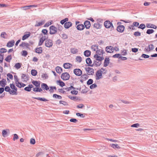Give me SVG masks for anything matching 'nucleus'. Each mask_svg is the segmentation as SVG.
I'll return each instance as SVG.
<instances>
[{"instance_id": "obj_1", "label": "nucleus", "mask_w": 157, "mask_h": 157, "mask_svg": "<svg viewBox=\"0 0 157 157\" xmlns=\"http://www.w3.org/2000/svg\"><path fill=\"white\" fill-rule=\"evenodd\" d=\"M94 57L95 59L94 60L93 64L91 65H90V66H99L101 63V61L104 59V58L103 56L101 57L97 54L94 55Z\"/></svg>"}, {"instance_id": "obj_2", "label": "nucleus", "mask_w": 157, "mask_h": 157, "mask_svg": "<svg viewBox=\"0 0 157 157\" xmlns=\"http://www.w3.org/2000/svg\"><path fill=\"white\" fill-rule=\"evenodd\" d=\"M103 71L101 70H99L97 71L96 74V80H99L102 78V73Z\"/></svg>"}, {"instance_id": "obj_3", "label": "nucleus", "mask_w": 157, "mask_h": 157, "mask_svg": "<svg viewBox=\"0 0 157 157\" xmlns=\"http://www.w3.org/2000/svg\"><path fill=\"white\" fill-rule=\"evenodd\" d=\"M61 77L63 80H66L69 79L70 75L67 72H66L62 73L61 75Z\"/></svg>"}, {"instance_id": "obj_4", "label": "nucleus", "mask_w": 157, "mask_h": 157, "mask_svg": "<svg viewBox=\"0 0 157 157\" xmlns=\"http://www.w3.org/2000/svg\"><path fill=\"white\" fill-rule=\"evenodd\" d=\"M85 71L87 72L88 75H93L94 73V70L93 68L90 67H86L85 68Z\"/></svg>"}, {"instance_id": "obj_5", "label": "nucleus", "mask_w": 157, "mask_h": 157, "mask_svg": "<svg viewBox=\"0 0 157 157\" xmlns=\"http://www.w3.org/2000/svg\"><path fill=\"white\" fill-rule=\"evenodd\" d=\"M49 33L51 34H53L56 33L57 31V29L53 25H52L49 28Z\"/></svg>"}, {"instance_id": "obj_6", "label": "nucleus", "mask_w": 157, "mask_h": 157, "mask_svg": "<svg viewBox=\"0 0 157 157\" xmlns=\"http://www.w3.org/2000/svg\"><path fill=\"white\" fill-rule=\"evenodd\" d=\"M104 25L105 27L107 28H109L111 27L112 28H113L112 24L109 21H106L104 23Z\"/></svg>"}, {"instance_id": "obj_7", "label": "nucleus", "mask_w": 157, "mask_h": 157, "mask_svg": "<svg viewBox=\"0 0 157 157\" xmlns=\"http://www.w3.org/2000/svg\"><path fill=\"white\" fill-rule=\"evenodd\" d=\"M73 72L75 74L78 76H80L82 74V71L79 69H75Z\"/></svg>"}, {"instance_id": "obj_8", "label": "nucleus", "mask_w": 157, "mask_h": 157, "mask_svg": "<svg viewBox=\"0 0 157 157\" xmlns=\"http://www.w3.org/2000/svg\"><path fill=\"white\" fill-rule=\"evenodd\" d=\"M53 45L52 41L51 40H48L45 41V45L48 48L51 47Z\"/></svg>"}, {"instance_id": "obj_9", "label": "nucleus", "mask_w": 157, "mask_h": 157, "mask_svg": "<svg viewBox=\"0 0 157 157\" xmlns=\"http://www.w3.org/2000/svg\"><path fill=\"white\" fill-rule=\"evenodd\" d=\"M114 50V48L112 46H110L106 47L105 51L108 53H113V52Z\"/></svg>"}, {"instance_id": "obj_10", "label": "nucleus", "mask_w": 157, "mask_h": 157, "mask_svg": "<svg viewBox=\"0 0 157 157\" xmlns=\"http://www.w3.org/2000/svg\"><path fill=\"white\" fill-rule=\"evenodd\" d=\"M48 38V37H46L45 36L44 37H41L40 40L39 42L38 45L39 46H40L42 45L44 42Z\"/></svg>"}, {"instance_id": "obj_11", "label": "nucleus", "mask_w": 157, "mask_h": 157, "mask_svg": "<svg viewBox=\"0 0 157 157\" xmlns=\"http://www.w3.org/2000/svg\"><path fill=\"white\" fill-rule=\"evenodd\" d=\"M84 24L85 25L84 26H85V28L86 29H89L90 28L91 24L90 22L89 21H86L84 23Z\"/></svg>"}, {"instance_id": "obj_12", "label": "nucleus", "mask_w": 157, "mask_h": 157, "mask_svg": "<svg viewBox=\"0 0 157 157\" xmlns=\"http://www.w3.org/2000/svg\"><path fill=\"white\" fill-rule=\"evenodd\" d=\"M124 29V27L122 25H119L117 27V30L120 32H123Z\"/></svg>"}, {"instance_id": "obj_13", "label": "nucleus", "mask_w": 157, "mask_h": 157, "mask_svg": "<svg viewBox=\"0 0 157 157\" xmlns=\"http://www.w3.org/2000/svg\"><path fill=\"white\" fill-rule=\"evenodd\" d=\"M76 28L78 30H82L84 29L85 26L83 24H79L77 25Z\"/></svg>"}, {"instance_id": "obj_14", "label": "nucleus", "mask_w": 157, "mask_h": 157, "mask_svg": "<svg viewBox=\"0 0 157 157\" xmlns=\"http://www.w3.org/2000/svg\"><path fill=\"white\" fill-rule=\"evenodd\" d=\"M30 45V44L28 43L22 42L21 44H20L19 46L20 47H26L27 48L29 49V47Z\"/></svg>"}, {"instance_id": "obj_15", "label": "nucleus", "mask_w": 157, "mask_h": 157, "mask_svg": "<svg viewBox=\"0 0 157 157\" xmlns=\"http://www.w3.org/2000/svg\"><path fill=\"white\" fill-rule=\"evenodd\" d=\"M15 42L14 40L9 41L7 44L6 46L8 47H11L13 46Z\"/></svg>"}, {"instance_id": "obj_16", "label": "nucleus", "mask_w": 157, "mask_h": 157, "mask_svg": "<svg viewBox=\"0 0 157 157\" xmlns=\"http://www.w3.org/2000/svg\"><path fill=\"white\" fill-rule=\"evenodd\" d=\"M72 25V23L70 22H66L64 24V27L66 29H68Z\"/></svg>"}, {"instance_id": "obj_17", "label": "nucleus", "mask_w": 157, "mask_h": 157, "mask_svg": "<svg viewBox=\"0 0 157 157\" xmlns=\"http://www.w3.org/2000/svg\"><path fill=\"white\" fill-rule=\"evenodd\" d=\"M41 87L43 89L46 90H48L49 89V87L47 85L44 83H43L41 85Z\"/></svg>"}, {"instance_id": "obj_18", "label": "nucleus", "mask_w": 157, "mask_h": 157, "mask_svg": "<svg viewBox=\"0 0 157 157\" xmlns=\"http://www.w3.org/2000/svg\"><path fill=\"white\" fill-rule=\"evenodd\" d=\"M101 25L98 22L95 23L94 24L93 26L94 28L98 29H100L101 27Z\"/></svg>"}, {"instance_id": "obj_19", "label": "nucleus", "mask_w": 157, "mask_h": 157, "mask_svg": "<svg viewBox=\"0 0 157 157\" xmlns=\"http://www.w3.org/2000/svg\"><path fill=\"white\" fill-rule=\"evenodd\" d=\"M72 65L71 64L69 63H65L63 64V67L66 69H68L70 68L71 66H72Z\"/></svg>"}, {"instance_id": "obj_20", "label": "nucleus", "mask_w": 157, "mask_h": 157, "mask_svg": "<svg viewBox=\"0 0 157 157\" xmlns=\"http://www.w3.org/2000/svg\"><path fill=\"white\" fill-rule=\"evenodd\" d=\"M109 58H106L105 59L104 62V67H106L108 66L109 63Z\"/></svg>"}, {"instance_id": "obj_21", "label": "nucleus", "mask_w": 157, "mask_h": 157, "mask_svg": "<svg viewBox=\"0 0 157 157\" xmlns=\"http://www.w3.org/2000/svg\"><path fill=\"white\" fill-rule=\"evenodd\" d=\"M55 70L56 72L59 74L61 73V72L63 71L62 68L59 66L56 67L55 68Z\"/></svg>"}, {"instance_id": "obj_22", "label": "nucleus", "mask_w": 157, "mask_h": 157, "mask_svg": "<svg viewBox=\"0 0 157 157\" xmlns=\"http://www.w3.org/2000/svg\"><path fill=\"white\" fill-rule=\"evenodd\" d=\"M32 83L36 87H40V82L33 80L32 82Z\"/></svg>"}, {"instance_id": "obj_23", "label": "nucleus", "mask_w": 157, "mask_h": 157, "mask_svg": "<svg viewBox=\"0 0 157 157\" xmlns=\"http://www.w3.org/2000/svg\"><path fill=\"white\" fill-rule=\"evenodd\" d=\"M146 27L147 28H151L154 29H156L157 27L156 25L150 23L147 24Z\"/></svg>"}, {"instance_id": "obj_24", "label": "nucleus", "mask_w": 157, "mask_h": 157, "mask_svg": "<svg viewBox=\"0 0 157 157\" xmlns=\"http://www.w3.org/2000/svg\"><path fill=\"white\" fill-rule=\"evenodd\" d=\"M10 130L9 129H6V130H3L2 131V135L4 137H6L7 136V132H9Z\"/></svg>"}, {"instance_id": "obj_25", "label": "nucleus", "mask_w": 157, "mask_h": 157, "mask_svg": "<svg viewBox=\"0 0 157 157\" xmlns=\"http://www.w3.org/2000/svg\"><path fill=\"white\" fill-rule=\"evenodd\" d=\"M45 22V21H42L41 22H36V23L35 24V27L39 26L42 25L44 24Z\"/></svg>"}, {"instance_id": "obj_26", "label": "nucleus", "mask_w": 157, "mask_h": 157, "mask_svg": "<svg viewBox=\"0 0 157 157\" xmlns=\"http://www.w3.org/2000/svg\"><path fill=\"white\" fill-rule=\"evenodd\" d=\"M96 54L99 55H100L101 54L102 55L105 53V52L102 49L98 50L96 51Z\"/></svg>"}, {"instance_id": "obj_27", "label": "nucleus", "mask_w": 157, "mask_h": 157, "mask_svg": "<svg viewBox=\"0 0 157 157\" xmlns=\"http://www.w3.org/2000/svg\"><path fill=\"white\" fill-rule=\"evenodd\" d=\"M29 33L27 34H25L22 37V40H24L27 38H28L30 36V33Z\"/></svg>"}, {"instance_id": "obj_28", "label": "nucleus", "mask_w": 157, "mask_h": 157, "mask_svg": "<svg viewBox=\"0 0 157 157\" xmlns=\"http://www.w3.org/2000/svg\"><path fill=\"white\" fill-rule=\"evenodd\" d=\"M86 64H88V66H90V65H91V64L92 63V61L90 58H88L86 59Z\"/></svg>"}, {"instance_id": "obj_29", "label": "nucleus", "mask_w": 157, "mask_h": 157, "mask_svg": "<svg viewBox=\"0 0 157 157\" xmlns=\"http://www.w3.org/2000/svg\"><path fill=\"white\" fill-rule=\"evenodd\" d=\"M91 52L89 50H86L84 52V55L86 57H89L90 55Z\"/></svg>"}, {"instance_id": "obj_30", "label": "nucleus", "mask_w": 157, "mask_h": 157, "mask_svg": "<svg viewBox=\"0 0 157 157\" xmlns=\"http://www.w3.org/2000/svg\"><path fill=\"white\" fill-rule=\"evenodd\" d=\"M42 48L41 47L37 48L35 50V52L38 54H41L42 52Z\"/></svg>"}, {"instance_id": "obj_31", "label": "nucleus", "mask_w": 157, "mask_h": 157, "mask_svg": "<svg viewBox=\"0 0 157 157\" xmlns=\"http://www.w3.org/2000/svg\"><path fill=\"white\" fill-rule=\"evenodd\" d=\"M33 98L34 99H36L40 101H48V100L46 99L45 98H40V97H33Z\"/></svg>"}, {"instance_id": "obj_32", "label": "nucleus", "mask_w": 157, "mask_h": 157, "mask_svg": "<svg viewBox=\"0 0 157 157\" xmlns=\"http://www.w3.org/2000/svg\"><path fill=\"white\" fill-rule=\"evenodd\" d=\"M2 87H4L6 85V80L5 79H3L2 80L0 81Z\"/></svg>"}, {"instance_id": "obj_33", "label": "nucleus", "mask_w": 157, "mask_h": 157, "mask_svg": "<svg viewBox=\"0 0 157 157\" xmlns=\"http://www.w3.org/2000/svg\"><path fill=\"white\" fill-rule=\"evenodd\" d=\"M57 83H59V86L62 87H63L65 85V83L62 81H61L60 80H57Z\"/></svg>"}, {"instance_id": "obj_34", "label": "nucleus", "mask_w": 157, "mask_h": 157, "mask_svg": "<svg viewBox=\"0 0 157 157\" xmlns=\"http://www.w3.org/2000/svg\"><path fill=\"white\" fill-rule=\"evenodd\" d=\"M91 48L94 51H96L98 49V45L97 44L93 45L91 46Z\"/></svg>"}, {"instance_id": "obj_35", "label": "nucleus", "mask_w": 157, "mask_h": 157, "mask_svg": "<svg viewBox=\"0 0 157 157\" xmlns=\"http://www.w3.org/2000/svg\"><path fill=\"white\" fill-rule=\"evenodd\" d=\"M111 146L114 149H120V147L117 144H112L111 145Z\"/></svg>"}, {"instance_id": "obj_36", "label": "nucleus", "mask_w": 157, "mask_h": 157, "mask_svg": "<svg viewBox=\"0 0 157 157\" xmlns=\"http://www.w3.org/2000/svg\"><path fill=\"white\" fill-rule=\"evenodd\" d=\"M78 52V50L76 48H73L71 49V52L73 54H75Z\"/></svg>"}, {"instance_id": "obj_37", "label": "nucleus", "mask_w": 157, "mask_h": 157, "mask_svg": "<svg viewBox=\"0 0 157 157\" xmlns=\"http://www.w3.org/2000/svg\"><path fill=\"white\" fill-rule=\"evenodd\" d=\"M17 88L16 87L13 90H12L10 91V94L17 95Z\"/></svg>"}, {"instance_id": "obj_38", "label": "nucleus", "mask_w": 157, "mask_h": 157, "mask_svg": "<svg viewBox=\"0 0 157 157\" xmlns=\"http://www.w3.org/2000/svg\"><path fill=\"white\" fill-rule=\"evenodd\" d=\"M21 63H18L15 64L14 67L17 69H18L21 67Z\"/></svg>"}, {"instance_id": "obj_39", "label": "nucleus", "mask_w": 157, "mask_h": 157, "mask_svg": "<svg viewBox=\"0 0 157 157\" xmlns=\"http://www.w3.org/2000/svg\"><path fill=\"white\" fill-rule=\"evenodd\" d=\"M31 75L33 76H36L37 73V71L36 70H34V69H32L31 71Z\"/></svg>"}, {"instance_id": "obj_40", "label": "nucleus", "mask_w": 157, "mask_h": 157, "mask_svg": "<svg viewBox=\"0 0 157 157\" xmlns=\"http://www.w3.org/2000/svg\"><path fill=\"white\" fill-rule=\"evenodd\" d=\"M12 59V57L11 55H9L5 58V60L7 62H10V60Z\"/></svg>"}, {"instance_id": "obj_41", "label": "nucleus", "mask_w": 157, "mask_h": 157, "mask_svg": "<svg viewBox=\"0 0 157 157\" xmlns=\"http://www.w3.org/2000/svg\"><path fill=\"white\" fill-rule=\"evenodd\" d=\"M68 21V18H66L64 19L61 20L60 21V23L62 25H63L65 24L66 21Z\"/></svg>"}, {"instance_id": "obj_42", "label": "nucleus", "mask_w": 157, "mask_h": 157, "mask_svg": "<svg viewBox=\"0 0 157 157\" xmlns=\"http://www.w3.org/2000/svg\"><path fill=\"white\" fill-rule=\"evenodd\" d=\"M53 97L54 98H57L58 99H61L62 98V97L59 95H57L56 94H53Z\"/></svg>"}, {"instance_id": "obj_43", "label": "nucleus", "mask_w": 157, "mask_h": 157, "mask_svg": "<svg viewBox=\"0 0 157 157\" xmlns=\"http://www.w3.org/2000/svg\"><path fill=\"white\" fill-rule=\"evenodd\" d=\"M76 60L79 63H81L82 60V57L80 56H77L76 57Z\"/></svg>"}, {"instance_id": "obj_44", "label": "nucleus", "mask_w": 157, "mask_h": 157, "mask_svg": "<svg viewBox=\"0 0 157 157\" xmlns=\"http://www.w3.org/2000/svg\"><path fill=\"white\" fill-rule=\"evenodd\" d=\"M154 32V30L153 29H148L147 30L146 33L147 34H151Z\"/></svg>"}, {"instance_id": "obj_45", "label": "nucleus", "mask_w": 157, "mask_h": 157, "mask_svg": "<svg viewBox=\"0 0 157 157\" xmlns=\"http://www.w3.org/2000/svg\"><path fill=\"white\" fill-rule=\"evenodd\" d=\"M145 27L146 26L145 24L143 23L140 24V25L138 27L139 28L141 29H144L145 28Z\"/></svg>"}, {"instance_id": "obj_46", "label": "nucleus", "mask_w": 157, "mask_h": 157, "mask_svg": "<svg viewBox=\"0 0 157 157\" xmlns=\"http://www.w3.org/2000/svg\"><path fill=\"white\" fill-rule=\"evenodd\" d=\"M4 90H5L8 92H9L10 94V91L11 90L10 89V87L9 86H6L5 87Z\"/></svg>"}, {"instance_id": "obj_47", "label": "nucleus", "mask_w": 157, "mask_h": 157, "mask_svg": "<svg viewBox=\"0 0 157 157\" xmlns=\"http://www.w3.org/2000/svg\"><path fill=\"white\" fill-rule=\"evenodd\" d=\"M148 47L149 51L152 50L154 48V46L152 44L149 45Z\"/></svg>"}, {"instance_id": "obj_48", "label": "nucleus", "mask_w": 157, "mask_h": 157, "mask_svg": "<svg viewBox=\"0 0 157 157\" xmlns=\"http://www.w3.org/2000/svg\"><path fill=\"white\" fill-rule=\"evenodd\" d=\"M93 80L91 79H89L87 82V85H90L93 83Z\"/></svg>"}, {"instance_id": "obj_49", "label": "nucleus", "mask_w": 157, "mask_h": 157, "mask_svg": "<svg viewBox=\"0 0 157 157\" xmlns=\"http://www.w3.org/2000/svg\"><path fill=\"white\" fill-rule=\"evenodd\" d=\"M134 35L136 36H140L141 35V33L139 31L135 32L134 33Z\"/></svg>"}, {"instance_id": "obj_50", "label": "nucleus", "mask_w": 157, "mask_h": 157, "mask_svg": "<svg viewBox=\"0 0 157 157\" xmlns=\"http://www.w3.org/2000/svg\"><path fill=\"white\" fill-rule=\"evenodd\" d=\"M81 77L83 79V80H86L88 79V76L86 74L82 75Z\"/></svg>"}, {"instance_id": "obj_51", "label": "nucleus", "mask_w": 157, "mask_h": 157, "mask_svg": "<svg viewBox=\"0 0 157 157\" xmlns=\"http://www.w3.org/2000/svg\"><path fill=\"white\" fill-rule=\"evenodd\" d=\"M41 77L43 78H44L45 79H47L48 78V75L46 74H42Z\"/></svg>"}, {"instance_id": "obj_52", "label": "nucleus", "mask_w": 157, "mask_h": 157, "mask_svg": "<svg viewBox=\"0 0 157 157\" xmlns=\"http://www.w3.org/2000/svg\"><path fill=\"white\" fill-rule=\"evenodd\" d=\"M6 52H7L6 49L5 48H2L1 49H0V52L1 53H5Z\"/></svg>"}, {"instance_id": "obj_53", "label": "nucleus", "mask_w": 157, "mask_h": 157, "mask_svg": "<svg viewBox=\"0 0 157 157\" xmlns=\"http://www.w3.org/2000/svg\"><path fill=\"white\" fill-rule=\"evenodd\" d=\"M30 143L32 144H34L36 143L35 140L33 138H31L30 140Z\"/></svg>"}, {"instance_id": "obj_54", "label": "nucleus", "mask_w": 157, "mask_h": 157, "mask_svg": "<svg viewBox=\"0 0 157 157\" xmlns=\"http://www.w3.org/2000/svg\"><path fill=\"white\" fill-rule=\"evenodd\" d=\"M97 86V85L96 84L94 83L91 85L90 86V89H92L96 87Z\"/></svg>"}, {"instance_id": "obj_55", "label": "nucleus", "mask_w": 157, "mask_h": 157, "mask_svg": "<svg viewBox=\"0 0 157 157\" xmlns=\"http://www.w3.org/2000/svg\"><path fill=\"white\" fill-rule=\"evenodd\" d=\"M140 126V124L138 123H136L131 125V127H132L138 128Z\"/></svg>"}, {"instance_id": "obj_56", "label": "nucleus", "mask_w": 157, "mask_h": 157, "mask_svg": "<svg viewBox=\"0 0 157 157\" xmlns=\"http://www.w3.org/2000/svg\"><path fill=\"white\" fill-rule=\"evenodd\" d=\"M18 139V136L17 134H13V140L15 141L16 139L17 140Z\"/></svg>"}, {"instance_id": "obj_57", "label": "nucleus", "mask_w": 157, "mask_h": 157, "mask_svg": "<svg viewBox=\"0 0 157 157\" xmlns=\"http://www.w3.org/2000/svg\"><path fill=\"white\" fill-rule=\"evenodd\" d=\"M121 55L123 56H125L127 54V51L125 50H123L121 51Z\"/></svg>"}, {"instance_id": "obj_58", "label": "nucleus", "mask_w": 157, "mask_h": 157, "mask_svg": "<svg viewBox=\"0 0 157 157\" xmlns=\"http://www.w3.org/2000/svg\"><path fill=\"white\" fill-rule=\"evenodd\" d=\"M22 55L24 56H26L28 54V52L24 50L22 52Z\"/></svg>"}, {"instance_id": "obj_59", "label": "nucleus", "mask_w": 157, "mask_h": 157, "mask_svg": "<svg viewBox=\"0 0 157 157\" xmlns=\"http://www.w3.org/2000/svg\"><path fill=\"white\" fill-rule=\"evenodd\" d=\"M59 103L60 104H62L63 105H68V104L67 102L64 101H59Z\"/></svg>"}, {"instance_id": "obj_60", "label": "nucleus", "mask_w": 157, "mask_h": 157, "mask_svg": "<svg viewBox=\"0 0 157 157\" xmlns=\"http://www.w3.org/2000/svg\"><path fill=\"white\" fill-rule=\"evenodd\" d=\"M141 57L145 59L148 58L149 57V56L148 55L143 54L142 55Z\"/></svg>"}, {"instance_id": "obj_61", "label": "nucleus", "mask_w": 157, "mask_h": 157, "mask_svg": "<svg viewBox=\"0 0 157 157\" xmlns=\"http://www.w3.org/2000/svg\"><path fill=\"white\" fill-rule=\"evenodd\" d=\"M76 115L80 117H82L84 118L85 117V116L83 114L80 113H76Z\"/></svg>"}, {"instance_id": "obj_62", "label": "nucleus", "mask_w": 157, "mask_h": 157, "mask_svg": "<svg viewBox=\"0 0 157 157\" xmlns=\"http://www.w3.org/2000/svg\"><path fill=\"white\" fill-rule=\"evenodd\" d=\"M78 93V91L75 90H73L71 91V93L73 94L77 95Z\"/></svg>"}, {"instance_id": "obj_63", "label": "nucleus", "mask_w": 157, "mask_h": 157, "mask_svg": "<svg viewBox=\"0 0 157 157\" xmlns=\"http://www.w3.org/2000/svg\"><path fill=\"white\" fill-rule=\"evenodd\" d=\"M48 30L46 29H43L42 31V33L44 35H47L48 34Z\"/></svg>"}, {"instance_id": "obj_64", "label": "nucleus", "mask_w": 157, "mask_h": 157, "mask_svg": "<svg viewBox=\"0 0 157 157\" xmlns=\"http://www.w3.org/2000/svg\"><path fill=\"white\" fill-rule=\"evenodd\" d=\"M139 25V22H134L133 23V25L134 26L137 27Z\"/></svg>"}]
</instances>
